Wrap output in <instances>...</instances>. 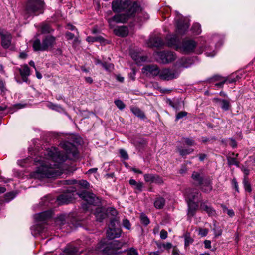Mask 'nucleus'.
<instances>
[{"label":"nucleus","instance_id":"1","mask_svg":"<svg viewBox=\"0 0 255 255\" xmlns=\"http://www.w3.org/2000/svg\"><path fill=\"white\" fill-rule=\"evenodd\" d=\"M49 157L47 161L43 162L41 166L31 174L32 177L38 179L53 178L61 173V163L68 158L67 155L60 152L55 148L47 151Z\"/></svg>","mask_w":255,"mask_h":255},{"label":"nucleus","instance_id":"2","mask_svg":"<svg viewBox=\"0 0 255 255\" xmlns=\"http://www.w3.org/2000/svg\"><path fill=\"white\" fill-rule=\"evenodd\" d=\"M130 4V0H115L112 2V8L114 12H120L126 9L127 11L126 13L117 14L108 19V21L111 28L113 26V22L125 23L136 13L141 11V7L136 2L132 5Z\"/></svg>","mask_w":255,"mask_h":255},{"label":"nucleus","instance_id":"3","mask_svg":"<svg viewBox=\"0 0 255 255\" xmlns=\"http://www.w3.org/2000/svg\"><path fill=\"white\" fill-rule=\"evenodd\" d=\"M43 2L41 0H28L23 15L25 19L43 12Z\"/></svg>","mask_w":255,"mask_h":255},{"label":"nucleus","instance_id":"4","mask_svg":"<svg viewBox=\"0 0 255 255\" xmlns=\"http://www.w3.org/2000/svg\"><path fill=\"white\" fill-rule=\"evenodd\" d=\"M55 37L48 35L45 36L41 43L40 39L37 38L33 43V48L35 51H46L51 48L55 43Z\"/></svg>","mask_w":255,"mask_h":255},{"label":"nucleus","instance_id":"5","mask_svg":"<svg viewBox=\"0 0 255 255\" xmlns=\"http://www.w3.org/2000/svg\"><path fill=\"white\" fill-rule=\"evenodd\" d=\"M197 46V43L193 40L186 39L183 41L180 46H178V49L185 54H188L194 51Z\"/></svg>","mask_w":255,"mask_h":255},{"label":"nucleus","instance_id":"6","mask_svg":"<svg viewBox=\"0 0 255 255\" xmlns=\"http://www.w3.org/2000/svg\"><path fill=\"white\" fill-rule=\"evenodd\" d=\"M179 73L176 70L164 68L160 70L159 77L163 80L169 81L178 77Z\"/></svg>","mask_w":255,"mask_h":255},{"label":"nucleus","instance_id":"7","mask_svg":"<svg viewBox=\"0 0 255 255\" xmlns=\"http://www.w3.org/2000/svg\"><path fill=\"white\" fill-rule=\"evenodd\" d=\"M111 246L110 242H105V240L101 241L97 245V250L105 255H115V251Z\"/></svg>","mask_w":255,"mask_h":255},{"label":"nucleus","instance_id":"8","mask_svg":"<svg viewBox=\"0 0 255 255\" xmlns=\"http://www.w3.org/2000/svg\"><path fill=\"white\" fill-rule=\"evenodd\" d=\"M1 44L3 48L7 49L11 43L12 36L10 33L3 29H0Z\"/></svg>","mask_w":255,"mask_h":255},{"label":"nucleus","instance_id":"9","mask_svg":"<svg viewBox=\"0 0 255 255\" xmlns=\"http://www.w3.org/2000/svg\"><path fill=\"white\" fill-rule=\"evenodd\" d=\"M159 61L162 63H167L176 59L174 53L171 51H161L157 53Z\"/></svg>","mask_w":255,"mask_h":255},{"label":"nucleus","instance_id":"10","mask_svg":"<svg viewBox=\"0 0 255 255\" xmlns=\"http://www.w3.org/2000/svg\"><path fill=\"white\" fill-rule=\"evenodd\" d=\"M160 69L156 65H148L143 67L142 72L146 75L157 76L160 74Z\"/></svg>","mask_w":255,"mask_h":255},{"label":"nucleus","instance_id":"11","mask_svg":"<svg viewBox=\"0 0 255 255\" xmlns=\"http://www.w3.org/2000/svg\"><path fill=\"white\" fill-rule=\"evenodd\" d=\"M85 201L91 205H96L99 202L98 198L92 193L85 192L81 194Z\"/></svg>","mask_w":255,"mask_h":255},{"label":"nucleus","instance_id":"12","mask_svg":"<svg viewBox=\"0 0 255 255\" xmlns=\"http://www.w3.org/2000/svg\"><path fill=\"white\" fill-rule=\"evenodd\" d=\"M189 22L185 20L180 19L178 21L176 26V32L179 34H184L188 29Z\"/></svg>","mask_w":255,"mask_h":255},{"label":"nucleus","instance_id":"13","mask_svg":"<svg viewBox=\"0 0 255 255\" xmlns=\"http://www.w3.org/2000/svg\"><path fill=\"white\" fill-rule=\"evenodd\" d=\"M188 202L199 203L201 199V194L196 189L192 190L187 195Z\"/></svg>","mask_w":255,"mask_h":255},{"label":"nucleus","instance_id":"14","mask_svg":"<svg viewBox=\"0 0 255 255\" xmlns=\"http://www.w3.org/2000/svg\"><path fill=\"white\" fill-rule=\"evenodd\" d=\"M193 64V60L191 58L183 57L179 59L176 62V66L178 68H187Z\"/></svg>","mask_w":255,"mask_h":255},{"label":"nucleus","instance_id":"15","mask_svg":"<svg viewBox=\"0 0 255 255\" xmlns=\"http://www.w3.org/2000/svg\"><path fill=\"white\" fill-rule=\"evenodd\" d=\"M52 212L50 211H46L35 215V218L37 221L45 222L52 217Z\"/></svg>","mask_w":255,"mask_h":255},{"label":"nucleus","instance_id":"16","mask_svg":"<svg viewBox=\"0 0 255 255\" xmlns=\"http://www.w3.org/2000/svg\"><path fill=\"white\" fill-rule=\"evenodd\" d=\"M62 147L66 151L67 154H71L73 156L77 154V148L72 143L66 142L62 144Z\"/></svg>","mask_w":255,"mask_h":255},{"label":"nucleus","instance_id":"17","mask_svg":"<svg viewBox=\"0 0 255 255\" xmlns=\"http://www.w3.org/2000/svg\"><path fill=\"white\" fill-rule=\"evenodd\" d=\"M72 195L71 193H67L60 195L57 198L58 204H68L72 200Z\"/></svg>","mask_w":255,"mask_h":255},{"label":"nucleus","instance_id":"18","mask_svg":"<svg viewBox=\"0 0 255 255\" xmlns=\"http://www.w3.org/2000/svg\"><path fill=\"white\" fill-rule=\"evenodd\" d=\"M167 44L168 46L171 47L173 46H176V49H178V46H180L178 44L179 42V39L178 37L176 35H169L166 37Z\"/></svg>","mask_w":255,"mask_h":255},{"label":"nucleus","instance_id":"19","mask_svg":"<svg viewBox=\"0 0 255 255\" xmlns=\"http://www.w3.org/2000/svg\"><path fill=\"white\" fill-rule=\"evenodd\" d=\"M121 230L119 228H109L107 231V236L110 239L118 238L120 236Z\"/></svg>","mask_w":255,"mask_h":255},{"label":"nucleus","instance_id":"20","mask_svg":"<svg viewBox=\"0 0 255 255\" xmlns=\"http://www.w3.org/2000/svg\"><path fill=\"white\" fill-rule=\"evenodd\" d=\"M147 44L149 47H158L163 44V42L160 37L154 36L150 38Z\"/></svg>","mask_w":255,"mask_h":255},{"label":"nucleus","instance_id":"21","mask_svg":"<svg viewBox=\"0 0 255 255\" xmlns=\"http://www.w3.org/2000/svg\"><path fill=\"white\" fill-rule=\"evenodd\" d=\"M114 33L117 36L125 37L128 34V29L125 26H118L114 29Z\"/></svg>","mask_w":255,"mask_h":255},{"label":"nucleus","instance_id":"22","mask_svg":"<svg viewBox=\"0 0 255 255\" xmlns=\"http://www.w3.org/2000/svg\"><path fill=\"white\" fill-rule=\"evenodd\" d=\"M94 215L96 220L99 222H101L107 216L105 209L103 208L100 207H97L95 209Z\"/></svg>","mask_w":255,"mask_h":255},{"label":"nucleus","instance_id":"23","mask_svg":"<svg viewBox=\"0 0 255 255\" xmlns=\"http://www.w3.org/2000/svg\"><path fill=\"white\" fill-rule=\"evenodd\" d=\"M188 203V217L189 218L193 217L198 207V204L187 201Z\"/></svg>","mask_w":255,"mask_h":255},{"label":"nucleus","instance_id":"24","mask_svg":"<svg viewBox=\"0 0 255 255\" xmlns=\"http://www.w3.org/2000/svg\"><path fill=\"white\" fill-rule=\"evenodd\" d=\"M111 244V246L112 247L113 250L115 251V255L120 253L122 252V251H119V250L121 249L125 245V244H124L119 241L117 240H114L110 241Z\"/></svg>","mask_w":255,"mask_h":255},{"label":"nucleus","instance_id":"25","mask_svg":"<svg viewBox=\"0 0 255 255\" xmlns=\"http://www.w3.org/2000/svg\"><path fill=\"white\" fill-rule=\"evenodd\" d=\"M200 209L206 211L210 216L213 215L215 214V210L211 207V206L208 205L207 203L206 202H202L201 203Z\"/></svg>","mask_w":255,"mask_h":255},{"label":"nucleus","instance_id":"26","mask_svg":"<svg viewBox=\"0 0 255 255\" xmlns=\"http://www.w3.org/2000/svg\"><path fill=\"white\" fill-rule=\"evenodd\" d=\"M165 204V200L162 197H158L155 198L154 205L156 209H162L164 207Z\"/></svg>","mask_w":255,"mask_h":255},{"label":"nucleus","instance_id":"27","mask_svg":"<svg viewBox=\"0 0 255 255\" xmlns=\"http://www.w3.org/2000/svg\"><path fill=\"white\" fill-rule=\"evenodd\" d=\"M129 184L132 186H134V189L138 192H141L144 187V184L141 182H137L134 179H131L129 180Z\"/></svg>","mask_w":255,"mask_h":255},{"label":"nucleus","instance_id":"28","mask_svg":"<svg viewBox=\"0 0 255 255\" xmlns=\"http://www.w3.org/2000/svg\"><path fill=\"white\" fill-rule=\"evenodd\" d=\"M177 150L180 155L183 157L191 154L194 151V149L192 148L183 149L182 147L180 146L177 147Z\"/></svg>","mask_w":255,"mask_h":255},{"label":"nucleus","instance_id":"29","mask_svg":"<svg viewBox=\"0 0 255 255\" xmlns=\"http://www.w3.org/2000/svg\"><path fill=\"white\" fill-rule=\"evenodd\" d=\"M131 112L137 117L141 119H145L146 116L145 114L137 107H132L130 109Z\"/></svg>","mask_w":255,"mask_h":255},{"label":"nucleus","instance_id":"30","mask_svg":"<svg viewBox=\"0 0 255 255\" xmlns=\"http://www.w3.org/2000/svg\"><path fill=\"white\" fill-rule=\"evenodd\" d=\"M21 76H29L30 74V69L27 65H24L21 68H18Z\"/></svg>","mask_w":255,"mask_h":255},{"label":"nucleus","instance_id":"31","mask_svg":"<svg viewBox=\"0 0 255 255\" xmlns=\"http://www.w3.org/2000/svg\"><path fill=\"white\" fill-rule=\"evenodd\" d=\"M192 177L198 184L201 185L203 184V176L201 173L197 172H194L192 175Z\"/></svg>","mask_w":255,"mask_h":255},{"label":"nucleus","instance_id":"32","mask_svg":"<svg viewBox=\"0 0 255 255\" xmlns=\"http://www.w3.org/2000/svg\"><path fill=\"white\" fill-rule=\"evenodd\" d=\"M53 29L47 24H42L41 26V33L42 34H48L52 32Z\"/></svg>","mask_w":255,"mask_h":255},{"label":"nucleus","instance_id":"33","mask_svg":"<svg viewBox=\"0 0 255 255\" xmlns=\"http://www.w3.org/2000/svg\"><path fill=\"white\" fill-rule=\"evenodd\" d=\"M131 56L132 59L137 63L145 61L147 59L146 57L140 56L137 53L135 52L131 53Z\"/></svg>","mask_w":255,"mask_h":255},{"label":"nucleus","instance_id":"34","mask_svg":"<svg viewBox=\"0 0 255 255\" xmlns=\"http://www.w3.org/2000/svg\"><path fill=\"white\" fill-rule=\"evenodd\" d=\"M227 158L228 163L229 165H236L237 167H239V162L237 160L236 158L228 156Z\"/></svg>","mask_w":255,"mask_h":255},{"label":"nucleus","instance_id":"35","mask_svg":"<svg viewBox=\"0 0 255 255\" xmlns=\"http://www.w3.org/2000/svg\"><path fill=\"white\" fill-rule=\"evenodd\" d=\"M222 101V102L220 104L221 108L225 111L228 110L230 107V102L225 99H223Z\"/></svg>","mask_w":255,"mask_h":255},{"label":"nucleus","instance_id":"36","mask_svg":"<svg viewBox=\"0 0 255 255\" xmlns=\"http://www.w3.org/2000/svg\"><path fill=\"white\" fill-rule=\"evenodd\" d=\"M193 33L196 35H198L201 32V26L198 23L194 24L191 29Z\"/></svg>","mask_w":255,"mask_h":255},{"label":"nucleus","instance_id":"37","mask_svg":"<svg viewBox=\"0 0 255 255\" xmlns=\"http://www.w3.org/2000/svg\"><path fill=\"white\" fill-rule=\"evenodd\" d=\"M185 246L187 247L192 244L193 242V239L191 237L189 233H186L184 236Z\"/></svg>","mask_w":255,"mask_h":255},{"label":"nucleus","instance_id":"38","mask_svg":"<svg viewBox=\"0 0 255 255\" xmlns=\"http://www.w3.org/2000/svg\"><path fill=\"white\" fill-rule=\"evenodd\" d=\"M102 66L106 71L109 72L112 71L114 69V65L112 63L104 62L102 63Z\"/></svg>","mask_w":255,"mask_h":255},{"label":"nucleus","instance_id":"39","mask_svg":"<svg viewBox=\"0 0 255 255\" xmlns=\"http://www.w3.org/2000/svg\"><path fill=\"white\" fill-rule=\"evenodd\" d=\"M155 174H145L144 175V180L147 182L153 183Z\"/></svg>","mask_w":255,"mask_h":255},{"label":"nucleus","instance_id":"40","mask_svg":"<svg viewBox=\"0 0 255 255\" xmlns=\"http://www.w3.org/2000/svg\"><path fill=\"white\" fill-rule=\"evenodd\" d=\"M140 220L142 224L145 226L147 225L150 222L148 218L143 213H142L140 215Z\"/></svg>","mask_w":255,"mask_h":255},{"label":"nucleus","instance_id":"41","mask_svg":"<svg viewBox=\"0 0 255 255\" xmlns=\"http://www.w3.org/2000/svg\"><path fill=\"white\" fill-rule=\"evenodd\" d=\"M122 225L127 230H130L131 225L130 221L127 219H124L122 222Z\"/></svg>","mask_w":255,"mask_h":255},{"label":"nucleus","instance_id":"42","mask_svg":"<svg viewBox=\"0 0 255 255\" xmlns=\"http://www.w3.org/2000/svg\"><path fill=\"white\" fill-rule=\"evenodd\" d=\"M222 207L224 212L227 213L228 215L232 217L234 215V212L232 209H229L226 206L222 205Z\"/></svg>","mask_w":255,"mask_h":255},{"label":"nucleus","instance_id":"43","mask_svg":"<svg viewBox=\"0 0 255 255\" xmlns=\"http://www.w3.org/2000/svg\"><path fill=\"white\" fill-rule=\"evenodd\" d=\"M188 113L185 111H181L178 113L176 115L175 121H177L183 118L186 117Z\"/></svg>","mask_w":255,"mask_h":255},{"label":"nucleus","instance_id":"44","mask_svg":"<svg viewBox=\"0 0 255 255\" xmlns=\"http://www.w3.org/2000/svg\"><path fill=\"white\" fill-rule=\"evenodd\" d=\"M244 186L245 189L246 191H248L249 192H251L252 191V188L250 183L247 180L246 177L245 178L244 180Z\"/></svg>","mask_w":255,"mask_h":255},{"label":"nucleus","instance_id":"45","mask_svg":"<svg viewBox=\"0 0 255 255\" xmlns=\"http://www.w3.org/2000/svg\"><path fill=\"white\" fill-rule=\"evenodd\" d=\"M114 103H115V105H116V106L120 110L123 109L125 107V105L124 104V103L120 100H116L115 101Z\"/></svg>","mask_w":255,"mask_h":255},{"label":"nucleus","instance_id":"46","mask_svg":"<svg viewBox=\"0 0 255 255\" xmlns=\"http://www.w3.org/2000/svg\"><path fill=\"white\" fill-rule=\"evenodd\" d=\"M57 223L60 225H63L65 222V215H60L58 216L56 220Z\"/></svg>","mask_w":255,"mask_h":255},{"label":"nucleus","instance_id":"47","mask_svg":"<svg viewBox=\"0 0 255 255\" xmlns=\"http://www.w3.org/2000/svg\"><path fill=\"white\" fill-rule=\"evenodd\" d=\"M107 211L112 216L114 217V218H115V217L116 216V215H117L118 214V212L117 211V210L114 208H112V207H110V208H108L107 209Z\"/></svg>","mask_w":255,"mask_h":255},{"label":"nucleus","instance_id":"48","mask_svg":"<svg viewBox=\"0 0 255 255\" xmlns=\"http://www.w3.org/2000/svg\"><path fill=\"white\" fill-rule=\"evenodd\" d=\"M126 255H138V253L136 249L132 248L127 250Z\"/></svg>","mask_w":255,"mask_h":255},{"label":"nucleus","instance_id":"49","mask_svg":"<svg viewBox=\"0 0 255 255\" xmlns=\"http://www.w3.org/2000/svg\"><path fill=\"white\" fill-rule=\"evenodd\" d=\"M119 153L120 154L121 156L124 159H128V155L127 152L124 149H120L119 150Z\"/></svg>","mask_w":255,"mask_h":255},{"label":"nucleus","instance_id":"50","mask_svg":"<svg viewBox=\"0 0 255 255\" xmlns=\"http://www.w3.org/2000/svg\"><path fill=\"white\" fill-rule=\"evenodd\" d=\"M163 181L162 179L158 175H155L154 178V181L153 183H155L156 184H161L163 183Z\"/></svg>","mask_w":255,"mask_h":255},{"label":"nucleus","instance_id":"51","mask_svg":"<svg viewBox=\"0 0 255 255\" xmlns=\"http://www.w3.org/2000/svg\"><path fill=\"white\" fill-rule=\"evenodd\" d=\"M79 184L85 188H88L89 186V183L84 180L79 181Z\"/></svg>","mask_w":255,"mask_h":255},{"label":"nucleus","instance_id":"52","mask_svg":"<svg viewBox=\"0 0 255 255\" xmlns=\"http://www.w3.org/2000/svg\"><path fill=\"white\" fill-rule=\"evenodd\" d=\"M15 195L13 192L7 193L5 195L6 200L9 201L13 199L15 197Z\"/></svg>","mask_w":255,"mask_h":255},{"label":"nucleus","instance_id":"53","mask_svg":"<svg viewBox=\"0 0 255 255\" xmlns=\"http://www.w3.org/2000/svg\"><path fill=\"white\" fill-rule=\"evenodd\" d=\"M208 232V230L205 228H200L199 234L202 237L206 236Z\"/></svg>","mask_w":255,"mask_h":255},{"label":"nucleus","instance_id":"54","mask_svg":"<svg viewBox=\"0 0 255 255\" xmlns=\"http://www.w3.org/2000/svg\"><path fill=\"white\" fill-rule=\"evenodd\" d=\"M158 248H163L164 249H169L172 247V244L170 243H167L166 244H159L158 245Z\"/></svg>","mask_w":255,"mask_h":255},{"label":"nucleus","instance_id":"55","mask_svg":"<svg viewBox=\"0 0 255 255\" xmlns=\"http://www.w3.org/2000/svg\"><path fill=\"white\" fill-rule=\"evenodd\" d=\"M185 142L186 144L189 146H192V145H194L195 144V142H194V140L192 139H191V138H185Z\"/></svg>","mask_w":255,"mask_h":255},{"label":"nucleus","instance_id":"56","mask_svg":"<svg viewBox=\"0 0 255 255\" xmlns=\"http://www.w3.org/2000/svg\"><path fill=\"white\" fill-rule=\"evenodd\" d=\"M5 85V82L1 79H0V90L2 92H4L6 90Z\"/></svg>","mask_w":255,"mask_h":255},{"label":"nucleus","instance_id":"57","mask_svg":"<svg viewBox=\"0 0 255 255\" xmlns=\"http://www.w3.org/2000/svg\"><path fill=\"white\" fill-rule=\"evenodd\" d=\"M167 232L164 230L160 231V236L162 239H165L167 237Z\"/></svg>","mask_w":255,"mask_h":255},{"label":"nucleus","instance_id":"58","mask_svg":"<svg viewBox=\"0 0 255 255\" xmlns=\"http://www.w3.org/2000/svg\"><path fill=\"white\" fill-rule=\"evenodd\" d=\"M119 220L117 219L116 218H113L111 219L110 225L111 228H115L116 223L118 222Z\"/></svg>","mask_w":255,"mask_h":255},{"label":"nucleus","instance_id":"59","mask_svg":"<svg viewBox=\"0 0 255 255\" xmlns=\"http://www.w3.org/2000/svg\"><path fill=\"white\" fill-rule=\"evenodd\" d=\"M87 40L89 42H95V41H97L99 40V38L98 37H90V36H89L87 38Z\"/></svg>","mask_w":255,"mask_h":255},{"label":"nucleus","instance_id":"60","mask_svg":"<svg viewBox=\"0 0 255 255\" xmlns=\"http://www.w3.org/2000/svg\"><path fill=\"white\" fill-rule=\"evenodd\" d=\"M227 79L226 78H224V77H222L219 75H216V76H214L213 78H212V79L214 80V81H222L224 79Z\"/></svg>","mask_w":255,"mask_h":255},{"label":"nucleus","instance_id":"61","mask_svg":"<svg viewBox=\"0 0 255 255\" xmlns=\"http://www.w3.org/2000/svg\"><path fill=\"white\" fill-rule=\"evenodd\" d=\"M205 248L206 249H210L211 248V241L210 240H205L204 241Z\"/></svg>","mask_w":255,"mask_h":255},{"label":"nucleus","instance_id":"62","mask_svg":"<svg viewBox=\"0 0 255 255\" xmlns=\"http://www.w3.org/2000/svg\"><path fill=\"white\" fill-rule=\"evenodd\" d=\"M65 35L67 39L69 40L72 39L74 37V35L69 32H66Z\"/></svg>","mask_w":255,"mask_h":255},{"label":"nucleus","instance_id":"63","mask_svg":"<svg viewBox=\"0 0 255 255\" xmlns=\"http://www.w3.org/2000/svg\"><path fill=\"white\" fill-rule=\"evenodd\" d=\"M227 81V79H225L220 82L215 84V86L217 87H222L225 82Z\"/></svg>","mask_w":255,"mask_h":255},{"label":"nucleus","instance_id":"64","mask_svg":"<svg viewBox=\"0 0 255 255\" xmlns=\"http://www.w3.org/2000/svg\"><path fill=\"white\" fill-rule=\"evenodd\" d=\"M202 190L204 192H209L212 190V186L210 183H208L206 186V188H202Z\"/></svg>","mask_w":255,"mask_h":255}]
</instances>
